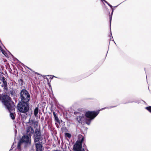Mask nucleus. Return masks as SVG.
Listing matches in <instances>:
<instances>
[{
  "instance_id": "f257e3e1",
  "label": "nucleus",
  "mask_w": 151,
  "mask_h": 151,
  "mask_svg": "<svg viewBox=\"0 0 151 151\" xmlns=\"http://www.w3.org/2000/svg\"><path fill=\"white\" fill-rule=\"evenodd\" d=\"M100 110L96 111H88L86 112L85 115L80 114L79 116L76 118L77 120L79 123H82L85 118V116L86 117V123L88 125L90 124L91 120L94 119L99 114Z\"/></svg>"
},
{
  "instance_id": "f03ea898",
  "label": "nucleus",
  "mask_w": 151,
  "mask_h": 151,
  "mask_svg": "<svg viewBox=\"0 0 151 151\" xmlns=\"http://www.w3.org/2000/svg\"><path fill=\"white\" fill-rule=\"evenodd\" d=\"M0 100L1 101L6 109L10 111L13 110L15 107L14 102L12 101L10 97L7 95H0Z\"/></svg>"
},
{
  "instance_id": "7ed1b4c3",
  "label": "nucleus",
  "mask_w": 151,
  "mask_h": 151,
  "mask_svg": "<svg viewBox=\"0 0 151 151\" xmlns=\"http://www.w3.org/2000/svg\"><path fill=\"white\" fill-rule=\"evenodd\" d=\"M34 142L36 143L38 142L40 143L44 144L45 142L44 136L41 135L40 131L38 129H36L34 132L33 136Z\"/></svg>"
},
{
  "instance_id": "20e7f679",
  "label": "nucleus",
  "mask_w": 151,
  "mask_h": 151,
  "mask_svg": "<svg viewBox=\"0 0 151 151\" xmlns=\"http://www.w3.org/2000/svg\"><path fill=\"white\" fill-rule=\"evenodd\" d=\"M30 99V95L29 92L25 89H22L20 93L19 102L28 103Z\"/></svg>"
},
{
  "instance_id": "39448f33",
  "label": "nucleus",
  "mask_w": 151,
  "mask_h": 151,
  "mask_svg": "<svg viewBox=\"0 0 151 151\" xmlns=\"http://www.w3.org/2000/svg\"><path fill=\"white\" fill-rule=\"evenodd\" d=\"M17 109L20 112L26 113L29 110V103L19 102L17 106Z\"/></svg>"
},
{
  "instance_id": "423d86ee",
  "label": "nucleus",
  "mask_w": 151,
  "mask_h": 151,
  "mask_svg": "<svg viewBox=\"0 0 151 151\" xmlns=\"http://www.w3.org/2000/svg\"><path fill=\"white\" fill-rule=\"evenodd\" d=\"M84 140V138L83 136L81 135H79L78 140L73 146V150L76 151H82V145Z\"/></svg>"
},
{
  "instance_id": "0eeeda50",
  "label": "nucleus",
  "mask_w": 151,
  "mask_h": 151,
  "mask_svg": "<svg viewBox=\"0 0 151 151\" xmlns=\"http://www.w3.org/2000/svg\"><path fill=\"white\" fill-rule=\"evenodd\" d=\"M20 140L24 145L25 147L29 146L31 144V138L27 135L23 136Z\"/></svg>"
},
{
  "instance_id": "6e6552de",
  "label": "nucleus",
  "mask_w": 151,
  "mask_h": 151,
  "mask_svg": "<svg viewBox=\"0 0 151 151\" xmlns=\"http://www.w3.org/2000/svg\"><path fill=\"white\" fill-rule=\"evenodd\" d=\"M1 80L3 82V84L1 86L4 88V89L7 90H8V85L6 81L5 80L4 77H2Z\"/></svg>"
},
{
  "instance_id": "1a4fd4ad",
  "label": "nucleus",
  "mask_w": 151,
  "mask_h": 151,
  "mask_svg": "<svg viewBox=\"0 0 151 151\" xmlns=\"http://www.w3.org/2000/svg\"><path fill=\"white\" fill-rule=\"evenodd\" d=\"M42 144L39 143H36L35 145L36 148V151H43Z\"/></svg>"
},
{
  "instance_id": "9d476101",
  "label": "nucleus",
  "mask_w": 151,
  "mask_h": 151,
  "mask_svg": "<svg viewBox=\"0 0 151 151\" xmlns=\"http://www.w3.org/2000/svg\"><path fill=\"white\" fill-rule=\"evenodd\" d=\"M27 128L26 132L29 134H32L34 133V129L32 127L30 126L27 125Z\"/></svg>"
},
{
  "instance_id": "9b49d317",
  "label": "nucleus",
  "mask_w": 151,
  "mask_h": 151,
  "mask_svg": "<svg viewBox=\"0 0 151 151\" xmlns=\"http://www.w3.org/2000/svg\"><path fill=\"white\" fill-rule=\"evenodd\" d=\"M15 109V107H14V109L10 111L9 110H8L10 112V117L12 119H14L15 118V114L13 112L14 111Z\"/></svg>"
},
{
  "instance_id": "f8f14e48",
  "label": "nucleus",
  "mask_w": 151,
  "mask_h": 151,
  "mask_svg": "<svg viewBox=\"0 0 151 151\" xmlns=\"http://www.w3.org/2000/svg\"><path fill=\"white\" fill-rule=\"evenodd\" d=\"M53 115L54 117V119H55V121L56 122L60 123V120L57 116V115L53 111Z\"/></svg>"
},
{
  "instance_id": "ddd939ff",
  "label": "nucleus",
  "mask_w": 151,
  "mask_h": 151,
  "mask_svg": "<svg viewBox=\"0 0 151 151\" xmlns=\"http://www.w3.org/2000/svg\"><path fill=\"white\" fill-rule=\"evenodd\" d=\"M36 122L33 119L30 120V118L29 119V122L27 123L29 124L30 125H35L36 124Z\"/></svg>"
},
{
  "instance_id": "4468645a",
  "label": "nucleus",
  "mask_w": 151,
  "mask_h": 151,
  "mask_svg": "<svg viewBox=\"0 0 151 151\" xmlns=\"http://www.w3.org/2000/svg\"><path fill=\"white\" fill-rule=\"evenodd\" d=\"M39 108L38 107H37L34 109V114L35 117L37 116V114L38 113Z\"/></svg>"
},
{
  "instance_id": "2eb2a0df",
  "label": "nucleus",
  "mask_w": 151,
  "mask_h": 151,
  "mask_svg": "<svg viewBox=\"0 0 151 151\" xmlns=\"http://www.w3.org/2000/svg\"><path fill=\"white\" fill-rule=\"evenodd\" d=\"M24 144L22 141L20 140L19 142L18 143L17 148L18 150H20L21 149V146L22 145Z\"/></svg>"
},
{
  "instance_id": "dca6fc26",
  "label": "nucleus",
  "mask_w": 151,
  "mask_h": 151,
  "mask_svg": "<svg viewBox=\"0 0 151 151\" xmlns=\"http://www.w3.org/2000/svg\"><path fill=\"white\" fill-rule=\"evenodd\" d=\"M112 12L111 13V15H110V20H109V22H110V26H111V19H112V14H113V11H114V9H112Z\"/></svg>"
},
{
  "instance_id": "f3484780",
  "label": "nucleus",
  "mask_w": 151,
  "mask_h": 151,
  "mask_svg": "<svg viewBox=\"0 0 151 151\" xmlns=\"http://www.w3.org/2000/svg\"><path fill=\"white\" fill-rule=\"evenodd\" d=\"M65 134L66 137H67L69 138H70L71 137V134L68 133H66Z\"/></svg>"
},
{
  "instance_id": "a211bd4d",
  "label": "nucleus",
  "mask_w": 151,
  "mask_h": 151,
  "mask_svg": "<svg viewBox=\"0 0 151 151\" xmlns=\"http://www.w3.org/2000/svg\"><path fill=\"white\" fill-rule=\"evenodd\" d=\"M145 109L151 113V106H149L145 108Z\"/></svg>"
},
{
  "instance_id": "6ab92c4d",
  "label": "nucleus",
  "mask_w": 151,
  "mask_h": 151,
  "mask_svg": "<svg viewBox=\"0 0 151 151\" xmlns=\"http://www.w3.org/2000/svg\"><path fill=\"white\" fill-rule=\"evenodd\" d=\"M116 106H110V107H105V108H102L101 109V110H103V109H110L111 108H114V107H115Z\"/></svg>"
},
{
  "instance_id": "aec40b11",
  "label": "nucleus",
  "mask_w": 151,
  "mask_h": 151,
  "mask_svg": "<svg viewBox=\"0 0 151 151\" xmlns=\"http://www.w3.org/2000/svg\"><path fill=\"white\" fill-rule=\"evenodd\" d=\"M10 93L12 96H14L15 95V93L14 91L12 90L10 91Z\"/></svg>"
},
{
  "instance_id": "412c9836",
  "label": "nucleus",
  "mask_w": 151,
  "mask_h": 151,
  "mask_svg": "<svg viewBox=\"0 0 151 151\" xmlns=\"http://www.w3.org/2000/svg\"><path fill=\"white\" fill-rule=\"evenodd\" d=\"M19 83L21 84V86L23 84V81L22 79H20L19 80Z\"/></svg>"
},
{
  "instance_id": "4be33fe9",
  "label": "nucleus",
  "mask_w": 151,
  "mask_h": 151,
  "mask_svg": "<svg viewBox=\"0 0 151 151\" xmlns=\"http://www.w3.org/2000/svg\"><path fill=\"white\" fill-rule=\"evenodd\" d=\"M24 66L25 67H26L27 68H28V69H29L30 70L32 71L33 72L35 73V74H37L38 75H40V74H39V73H37V72H35L33 71V70L31 69L30 68H29V67H28L27 66H26L25 65H24Z\"/></svg>"
},
{
  "instance_id": "5701e85b",
  "label": "nucleus",
  "mask_w": 151,
  "mask_h": 151,
  "mask_svg": "<svg viewBox=\"0 0 151 151\" xmlns=\"http://www.w3.org/2000/svg\"><path fill=\"white\" fill-rule=\"evenodd\" d=\"M106 4L111 8L112 9H113L112 8V6L108 2H107Z\"/></svg>"
},
{
  "instance_id": "b1692460",
  "label": "nucleus",
  "mask_w": 151,
  "mask_h": 151,
  "mask_svg": "<svg viewBox=\"0 0 151 151\" xmlns=\"http://www.w3.org/2000/svg\"><path fill=\"white\" fill-rule=\"evenodd\" d=\"M101 1L102 2H103L104 1L106 3H107L108 2L106 1L105 0H101Z\"/></svg>"
},
{
  "instance_id": "393cba45",
  "label": "nucleus",
  "mask_w": 151,
  "mask_h": 151,
  "mask_svg": "<svg viewBox=\"0 0 151 151\" xmlns=\"http://www.w3.org/2000/svg\"><path fill=\"white\" fill-rule=\"evenodd\" d=\"M134 102V101H131V102H129V103H132V102Z\"/></svg>"
},
{
  "instance_id": "a878e982",
  "label": "nucleus",
  "mask_w": 151,
  "mask_h": 151,
  "mask_svg": "<svg viewBox=\"0 0 151 151\" xmlns=\"http://www.w3.org/2000/svg\"><path fill=\"white\" fill-rule=\"evenodd\" d=\"M50 110H51V111H52V108H51V109H50Z\"/></svg>"
},
{
  "instance_id": "bb28decb",
  "label": "nucleus",
  "mask_w": 151,
  "mask_h": 151,
  "mask_svg": "<svg viewBox=\"0 0 151 151\" xmlns=\"http://www.w3.org/2000/svg\"><path fill=\"white\" fill-rule=\"evenodd\" d=\"M77 113V112H74V114H76V113Z\"/></svg>"
},
{
  "instance_id": "cd10ccee",
  "label": "nucleus",
  "mask_w": 151,
  "mask_h": 151,
  "mask_svg": "<svg viewBox=\"0 0 151 151\" xmlns=\"http://www.w3.org/2000/svg\"><path fill=\"white\" fill-rule=\"evenodd\" d=\"M55 76H53L51 78V79H52L53 77H54Z\"/></svg>"
},
{
  "instance_id": "c85d7f7f",
  "label": "nucleus",
  "mask_w": 151,
  "mask_h": 151,
  "mask_svg": "<svg viewBox=\"0 0 151 151\" xmlns=\"http://www.w3.org/2000/svg\"><path fill=\"white\" fill-rule=\"evenodd\" d=\"M117 6H115V7H116Z\"/></svg>"
}]
</instances>
